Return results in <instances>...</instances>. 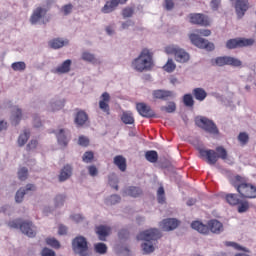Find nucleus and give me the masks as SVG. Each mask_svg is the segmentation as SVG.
<instances>
[{"label": "nucleus", "mask_w": 256, "mask_h": 256, "mask_svg": "<svg viewBox=\"0 0 256 256\" xmlns=\"http://www.w3.org/2000/svg\"><path fill=\"white\" fill-rule=\"evenodd\" d=\"M230 183L232 187L245 199H256V186L249 183L247 178L236 175L231 178Z\"/></svg>", "instance_id": "f257e3e1"}, {"label": "nucleus", "mask_w": 256, "mask_h": 256, "mask_svg": "<svg viewBox=\"0 0 256 256\" xmlns=\"http://www.w3.org/2000/svg\"><path fill=\"white\" fill-rule=\"evenodd\" d=\"M192 229L202 233V235H209L213 233L214 235H221L224 231L223 223L217 219H211L207 222V225L200 221H194L191 223Z\"/></svg>", "instance_id": "f03ea898"}, {"label": "nucleus", "mask_w": 256, "mask_h": 256, "mask_svg": "<svg viewBox=\"0 0 256 256\" xmlns=\"http://www.w3.org/2000/svg\"><path fill=\"white\" fill-rule=\"evenodd\" d=\"M132 67L138 73L151 71L153 69V52L147 48L142 49L140 55L133 60Z\"/></svg>", "instance_id": "7ed1b4c3"}, {"label": "nucleus", "mask_w": 256, "mask_h": 256, "mask_svg": "<svg viewBox=\"0 0 256 256\" xmlns=\"http://www.w3.org/2000/svg\"><path fill=\"white\" fill-rule=\"evenodd\" d=\"M157 239H161V232L157 228H151L149 230L140 232L137 235L138 241H146V243L142 244L144 253H153V251H155V247L151 241H157Z\"/></svg>", "instance_id": "20e7f679"}, {"label": "nucleus", "mask_w": 256, "mask_h": 256, "mask_svg": "<svg viewBox=\"0 0 256 256\" xmlns=\"http://www.w3.org/2000/svg\"><path fill=\"white\" fill-rule=\"evenodd\" d=\"M200 157L206 159L208 165H215L219 159L225 161L227 159V150L223 146L216 147V151L213 149L209 150H199Z\"/></svg>", "instance_id": "39448f33"}, {"label": "nucleus", "mask_w": 256, "mask_h": 256, "mask_svg": "<svg viewBox=\"0 0 256 256\" xmlns=\"http://www.w3.org/2000/svg\"><path fill=\"white\" fill-rule=\"evenodd\" d=\"M8 227L11 229H20L24 235L27 237H35L37 232L35 231V226L31 221H22L21 219H15L8 223Z\"/></svg>", "instance_id": "423d86ee"}, {"label": "nucleus", "mask_w": 256, "mask_h": 256, "mask_svg": "<svg viewBox=\"0 0 256 256\" xmlns=\"http://www.w3.org/2000/svg\"><path fill=\"white\" fill-rule=\"evenodd\" d=\"M72 249L76 255L89 256V245L87 239L83 236H78L73 239Z\"/></svg>", "instance_id": "0eeeda50"}, {"label": "nucleus", "mask_w": 256, "mask_h": 256, "mask_svg": "<svg viewBox=\"0 0 256 256\" xmlns=\"http://www.w3.org/2000/svg\"><path fill=\"white\" fill-rule=\"evenodd\" d=\"M165 53L167 55H174L178 63H187L189 61V53L179 48V46L169 45L165 48Z\"/></svg>", "instance_id": "6e6552de"}, {"label": "nucleus", "mask_w": 256, "mask_h": 256, "mask_svg": "<svg viewBox=\"0 0 256 256\" xmlns=\"http://www.w3.org/2000/svg\"><path fill=\"white\" fill-rule=\"evenodd\" d=\"M196 125L198 127H201V129H204V131L210 133L211 135H219V129H217V125H215L213 121L205 117L197 119Z\"/></svg>", "instance_id": "1a4fd4ad"}, {"label": "nucleus", "mask_w": 256, "mask_h": 256, "mask_svg": "<svg viewBox=\"0 0 256 256\" xmlns=\"http://www.w3.org/2000/svg\"><path fill=\"white\" fill-rule=\"evenodd\" d=\"M189 39L193 45L199 49H206V51H213L215 45L206 39L199 37L197 34H190Z\"/></svg>", "instance_id": "9d476101"}, {"label": "nucleus", "mask_w": 256, "mask_h": 256, "mask_svg": "<svg viewBox=\"0 0 256 256\" xmlns=\"http://www.w3.org/2000/svg\"><path fill=\"white\" fill-rule=\"evenodd\" d=\"M212 65H217L218 67H224V65L241 67V60L229 56L217 57L216 59L212 60Z\"/></svg>", "instance_id": "9b49d317"}, {"label": "nucleus", "mask_w": 256, "mask_h": 256, "mask_svg": "<svg viewBox=\"0 0 256 256\" xmlns=\"http://www.w3.org/2000/svg\"><path fill=\"white\" fill-rule=\"evenodd\" d=\"M255 43L253 39L235 38L230 39L226 43L227 49H237V47H251Z\"/></svg>", "instance_id": "f8f14e48"}, {"label": "nucleus", "mask_w": 256, "mask_h": 256, "mask_svg": "<svg viewBox=\"0 0 256 256\" xmlns=\"http://www.w3.org/2000/svg\"><path fill=\"white\" fill-rule=\"evenodd\" d=\"M189 19L192 25H200L201 27H209V25H211L209 16L201 13L190 14Z\"/></svg>", "instance_id": "ddd939ff"}, {"label": "nucleus", "mask_w": 256, "mask_h": 256, "mask_svg": "<svg viewBox=\"0 0 256 256\" xmlns=\"http://www.w3.org/2000/svg\"><path fill=\"white\" fill-rule=\"evenodd\" d=\"M180 223L181 222L175 218H167L160 222L159 227L162 231H175Z\"/></svg>", "instance_id": "4468645a"}, {"label": "nucleus", "mask_w": 256, "mask_h": 256, "mask_svg": "<svg viewBox=\"0 0 256 256\" xmlns=\"http://www.w3.org/2000/svg\"><path fill=\"white\" fill-rule=\"evenodd\" d=\"M136 109L139 113V115H141V117H146V119H151L153 117H155V111H153V109H151V106L140 102L136 104Z\"/></svg>", "instance_id": "2eb2a0df"}, {"label": "nucleus", "mask_w": 256, "mask_h": 256, "mask_svg": "<svg viewBox=\"0 0 256 256\" xmlns=\"http://www.w3.org/2000/svg\"><path fill=\"white\" fill-rule=\"evenodd\" d=\"M47 11H49V8H43L41 6L37 7L30 17V23L32 25H37V23L47 15Z\"/></svg>", "instance_id": "dca6fc26"}, {"label": "nucleus", "mask_w": 256, "mask_h": 256, "mask_svg": "<svg viewBox=\"0 0 256 256\" xmlns=\"http://www.w3.org/2000/svg\"><path fill=\"white\" fill-rule=\"evenodd\" d=\"M249 10V0H236L235 11L239 19L245 16V13Z\"/></svg>", "instance_id": "f3484780"}, {"label": "nucleus", "mask_w": 256, "mask_h": 256, "mask_svg": "<svg viewBox=\"0 0 256 256\" xmlns=\"http://www.w3.org/2000/svg\"><path fill=\"white\" fill-rule=\"evenodd\" d=\"M109 101H111V96L109 95V93L104 92L101 96V100L99 101V107L101 111H103L107 115L111 114V110L109 108Z\"/></svg>", "instance_id": "a211bd4d"}, {"label": "nucleus", "mask_w": 256, "mask_h": 256, "mask_svg": "<svg viewBox=\"0 0 256 256\" xmlns=\"http://www.w3.org/2000/svg\"><path fill=\"white\" fill-rule=\"evenodd\" d=\"M153 97L154 99L167 101V99H171L172 97H175V94L173 93V91H169V90H154Z\"/></svg>", "instance_id": "6ab92c4d"}, {"label": "nucleus", "mask_w": 256, "mask_h": 256, "mask_svg": "<svg viewBox=\"0 0 256 256\" xmlns=\"http://www.w3.org/2000/svg\"><path fill=\"white\" fill-rule=\"evenodd\" d=\"M96 234L98 235V239L100 241H107V237L111 235V227L100 225L96 227Z\"/></svg>", "instance_id": "aec40b11"}, {"label": "nucleus", "mask_w": 256, "mask_h": 256, "mask_svg": "<svg viewBox=\"0 0 256 256\" xmlns=\"http://www.w3.org/2000/svg\"><path fill=\"white\" fill-rule=\"evenodd\" d=\"M71 59L65 60L61 65L52 70V73L57 75H65V73H69L71 71Z\"/></svg>", "instance_id": "412c9836"}, {"label": "nucleus", "mask_w": 256, "mask_h": 256, "mask_svg": "<svg viewBox=\"0 0 256 256\" xmlns=\"http://www.w3.org/2000/svg\"><path fill=\"white\" fill-rule=\"evenodd\" d=\"M87 121H89V115H87V112L79 110L75 115L74 123H76L77 127H83Z\"/></svg>", "instance_id": "4be33fe9"}, {"label": "nucleus", "mask_w": 256, "mask_h": 256, "mask_svg": "<svg viewBox=\"0 0 256 256\" xmlns=\"http://www.w3.org/2000/svg\"><path fill=\"white\" fill-rule=\"evenodd\" d=\"M117 7H119V2L117 0H108L101 8V13H104L105 15L113 13Z\"/></svg>", "instance_id": "5701e85b"}, {"label": "nucleus", "mask_w": 256, "mask_h": 256, "mask_svg": "<svg viewBox=\"0 0 256 256\" xmlns=\"http://www.w3.org/2000/svg\"><path fill=\"white\" fill-rule=\"evenodd\" d=\"M113 163L116 165V167H118L119 171H122V173L127 171V159L123 157V155L115 156Z\"/></svg>", "instance_id": "b1692460"}, {"label": "nucleus", "mask_w": 256, "mask_h": 256, "mask_svg": "<svg viewBox=\"0 0 256 256\" xmlns=\"http://www.w3.org/2000/svg\"><path fill=\"white\" fill-rule=\"evenodd\" d=\"M73 175V168L71 165L67 164L63 167L59 174V181L63 183V181H67Z\"/></svg>", "instance_id": "393cba45"}, {"label": "nucleus", "mask_w": 256, "mask_h": 256, "mask_svg": "<svg viewBox=\"0 0 256 256\" xmlns=\"http://www.w3.org/2000/svg\"><path fill=\"white\" fill-rule=\"evenodd\" d=\"M49 47L51 49H61V47H65V45H69L68 40H62L61 38H54L48 42Z\"/></svg>", "instance_id": "a878e982"}, {"label": "nucleus", "mask_w": 256, "mask_h": 256, "mask_svg": "<svg viewBox=\"0 0 256 256\" xmlns=\"http://www.w3.org/2000/svg\"><path fill=\"white\" fill-rule=\"evenodd\" d=\"M27 191H35V185L28 184L26 186V190L25 189L18 190L15 196L16 203H21V201H23V197H25V193H27Z\"/></svg>", "instance_id": "bb28decb"}, {"label": "nucleus", "mask_w": 256, "mask_h": 256, "mask_svg": "<svg viewBox=\"0 0 256 256\" xmlns=\"http://www.w3.org/2000/svg\"><path fill=\"white\" fill-rule=\"evenodd\" d=\"M192 95L196 101L203 102L204 99H207V91L203 88H194L192 90Z\"/></svg>", "instance_id": "cd10ccee"}, {"label": "nucleus", "mask_w": 256, "mask_h": 256, "mask_svg": "<svg viewBox=\"0 0 256 256\" xmlns=\"http://www.w3.org/2000/svg\"><path fill=\"white\" fill-rule=\"evenodd\" d=\"M225 199H226V203L228 205H231L232 207H235L239 205V203H241V199L237 194H233V193L226 194Z\"/></svg>", "instance_id": "c85d7f7f"}, {"label": "nucleus", "mask_w": 256, "mask_h": 256, "mask_svg": "<svg viewBox=\"0 0 256 256\" xmlns=\"http://www.w3.org/2000/svg\"><path fill=\"white\" fill-rule=\"evenodd\" d=\"M23 116L21 109L19 108H14L12 111V117H11V121H12V125H19V122L21 121V117Z\"/></svg>", "instance_id": "c756f323"}, {"label": "nucleus", "mask_w": 256, "mask_h": 256, "mask_svg": "<svg viewBox=\"0 0 256 256\" xmlns=\"http://www.w3.org/2000/svg\"><path fill=\"white\" fill-rule=\"evenodd\" d=\"M121 121L124 125H133L135 123V118L131 112H123L121 116Z\"/></svg>", "instance_id": "7c9ffc66"}, {"label": "nucleus", "mask_w": 256, "mask_h": 256, "mask_svg": "<svg viewBox=\"0 0 256 256\" xmlns=\"http://www.w3.org/2000/svg\"><path fill=\"white\" fill-rule=\"evenodd\" d=\"M145 158L149 161V163H157L159 160V154L155 150H149L145 153Z\"/></svg>", "instance_id": "2f4dec72"}, {"label": "nucleus", "mask_w": 256, "mask_h": 256, "mask_svg": "<svg viewBox=\"0 0 256 256\" xmlns=\"http://www.w3.org/2000/svg\"><path fill=\"white\" fill-rule=\"evenodd\" d=\"M56 137L58 139L59 145H62V147H67V136H65V130L60 129L59 133L56 134Z\"/></svg>", "instance_id": "473e14b6"}, {"label": "nucleus", "mask_w": 256, "mask_h": 256, "mask_svg": "<svg viewBox=\"0 0 256 256\" xmlns=\"http://www.w3.org/2000/svg\"><path fill=\"white\" fill-rule=\"evenodd\" d=\"M127 195H130V197H140V195L143 194V190L139 187L131 186L126 191Z\"/></svg>", "instance_id": "72a5a7b5"}, {"label": "nucleus", "mask_w": 256, "mask_h": 256, "mask_svg": "<svg viewBox=\"0 0 256 256\" xmlns=\"http://www.w3.org/2000/svg\"><path fill=\"white\" fill-rule=\"evenodd\" d=\"M31 135V132L29 130H24V133L21 134L18 138V145L19 147H23L27 141H29V137Z\"/></svg>", "instance_id": "f704fd0d"}, {"label": "nucleus", "mask_w": 256, "mask_h": 256, "mask_svg": "<svg viewBox=\"0 0 256 256\" xmlns=\"http://www.w3.org/2000/svg\"><path fill=\"white\" fill-rule=\"evenodd\" d=\"M94 251L99 253V255H105L107 253V244L101 242L96 243L94 245Z\"/></svg>", "instance_id": "c9c22d12"}, {"label": "nucleus", "mask_w": 256, "mask_h": 256, "mask_svg": "<svg viewBox=\"0 0 256 256\" xmlns=\"http://www.w3.org/2000/svg\"><path fill=\"white\" fill-rule=\"evenodd\" d=\"M183 103L185 107H193V105H195V100H193V95L185 94L183 96Z\"/></svg>", "instance_id": "e433bc0d"}, {"label": "nucleus", "mask_w": 256, "mask_h": 256, "mask_svg": "<svg viewBox=\"0 0 256 256\" xmlns=\"http://www.w3.org/2000/svg\"><path fill=\"white\" fill-rule=\"evenodd\" d=\"M176 68L177 66L175 65V62H173V59H168L167 63L163 66L164 71L167 73H173V70Z\"/></svg>", "instance_id": "4c0bfd02"}, {"label": "nucleus", "mask_w": 256, "mask_h": 256, "mask_svg": "<svg viewBox=\"0 0 256 256\" xmlns=\"http://www.w3.org/2000/svg\"><path fill=\"white\" fill-rule=\"evenodd\" d=\"M82 60L87 61L88 63H97V58H95V55L89 52H84L82 54Z\"/></svg>", "instance_id": "58836bf2"}, {"label": "nucleus", "mask_w": 256, "mask_h": 256, "mask_svg": "<svg viewBox=\"0 0 256 256\" xmlns=\"http://www.w3.org/2000/svg\"><path fill=\"white\" fill-rule=\"evenodd\" d=\"M240 145H247L249 143V134L247 132H240L238 135Z\"/></svg>", "instance_id": "ea45409f"}, {"label": "nucleus", "mask_w": 256, "mask_h": 256, "mask_svg": "<svg viewBox=\"0 0 256 256\" xmlns=\"http://www.w3.org/2000/svg\"><path fill=\"white\" fill-rule=\"evenodd\" d=\"M95 159V154L93 151H86L82 156V161L84 163H91Z\"/></svg>", "instance_id": "a19ab883"}, {"label": "nucleus", "mask_w": 256, "mask_h": 256, "mask_svg": "<svg viewBox=\"0 0 256 256\" xmlns=\"http://www.w3.org/2000/svg\"><path fill=\"white\" fill-rule=\"evenodd\" d=\"M177 105L175 102H169L167 106H162L161 111H166V113H175Z\"/></svg>", "instance_id": "79ce46f5"}, {"label": "nucleus", "mask_w": 256, "mask_h": 256, "mask_svg": "<svg viewBox=\"0 0 256 256\" xmlns=\"http://www.w3.org/2000/svg\"><path fill=\"white\" fill-rule=\"evenodd\" d=\"M11 67L13 71H25V69H27V64H25V62H14Z\"/></svg>", "instance_id": "37998d69"}, {"label": "nucleus", "mask_w": 256, "mask_h": 256, "mask_svg": "<svg viewBox=\"0 0 256 256\" xmlns=\"http://www.w3.org/2000/svg\"><path fill=\"white\" fill-rule=\"evenodd\" d=\"M249 211V202L248 201H241L238 204V213H246Z\"/></svg>", "instance_id": "c03bdc74"}, {"label": "nucleus", "mask_w": 256, "mask_h": 256, "mask_svg": "<svg viewBox=\"0 0 256 256\" xmlns=\"http://www.w3.org/2000/svg\"><path fill=\"white\" fill-rule=\"evenodd\" d=\"M46 243L47 245H50V247H53L54 249H60L61 247V244L55 238H47Z\"/></svg>", "instance_id": "a18cd8bd"}, {"label": "nucleus", "mask_w": 256, "mask_h": 256, "mask_svg": "<svg viewBox=\"0 0 256 256\" xmlns=\"http://www.w3.org/2000/svg\"><path fill=\"white\" fill-rule=\"evenodd\" d=\"M121 201V197L119 195H111L107 200V205H117Z\"/></svg>", "instance_id": "49530a36"}, {"label": "nucleus", "mask_w": 256, "mask_h": 256, "mask_svg": "<svg viewBox=\"0 0 256 256\" xmlns=\"http://www.w3.org/2000/svg\"><path fill=\"white\" fill-rule=\"evenodd\" d=\"M29 175V170L27 168L23 167L18 171V178L20 181H25Z\"/></svg>", "instance_id": "de8ad7c7"}, {"label": "nucleus", "mask_w": 256, "mask_h": 256, "mask_svg": "<svg viewBox=\"0 0 256 256\" xmlns=\"http://www.w3.org/2000/svg\"><path fill=\"white\" fill-rule=\"evenodd\" d=\"M157 199L158 203H163L165 201V189L163 187L158 188Z\"/></svg>", "instance_id": "09e8293b"}, {"label": "nucleus", "mask_w": 256, "mask_h": 256, "mask_svg": "<svg viewBox=\"0 0 256 256\" xmlns=\"http://www.w3.org/2000/svg\"><path fill=\"white\" fill-rule=\"evenodd\" d=\"M78 145H81V147H89V138L80 136L78 139Z\"/></svg>", "instance_id": "8fccbe9b"}, {"label": "nucleus", "mask_w": 256, "mask_h": 256, "mask_svg": "<svg viewBox=\"0 0 256 256\" xmlns=\"http://www.w3.org/2000/svg\"><path fill=\"white\" fill-rule=\"evenodd\" d=\"M134 10L133 8H124L122 11V15L124 19H127L128 17H133Z\"/></svg>", "instance_id": "3c124183"}, {"label": "nucleus", "mask_w": 256, "mask_h": 256, "mask_svg": "<svg viewBox=\"0 0 256 256\" xmlns=\"http://www.w3.org/2000/svg\"><path fill=\"white\" fill-rule=\"evenodd\" d=\"M65 107V101L52 103V111H59Z\"/></svg>", "instance_id": "603ef678"}, {"label": "nucleus", "mask_w": 256, "mask_h": 256, "mask_svg": "<svg viewBox=\"0 0 256 256\" xmlns=\"http://www.w3.org/2000/svg\"><path fill=\"white\" fill-rule=\"evenodd\" d=\"M88 172L91 177H97V175L99 174V170L95 165L88 166Z\"/></svg>", "instance_id": "864d4df0"}, {"label": "nucleus", "mask_w": 256, "mask_h": 256, "mask_svg": "<svg viewBox=\"0 0 256 256\" xmlns=\"http://www.w3.org/2000/svg\"><path fill=\"white\" fill-rule=\"evenodd\" d=\"M64 15H70L71 11H73V4H66L61 9Z\"/></svg>", "instance_id": "5fc2aeb1"}, {"label": "nucleus", "mask_w": 256, "mask_h": 256, "mask_svg": "<svg viewBox=\"0 0 256 256\" xmlns=\"http://www.w3.org/2000/svg\"><path fill=\"white\" fill-rule=\"evenodd\" d=\"M65 203V196L64 195H57L55 198V205L56 207H61Z\"/></svg>", "instance_id": "6e6d98bb"}, {"label": "nucleus", "mask_w": 256, "mask_h": 256, "mask_svg": "<svg viewBox=\"0 0 256 256\" xmlns=\"http://www.w3.org/2000/svg\"><path fill=\"white\" fill-rule=\"evenodd\" d=\"M37 145H39V142H37V140H31L26 149L27 151H33V149H37Z\"/></svg>", "instance_id": "4d7b16f0"}, {"label": "nucleus", "mask_w": 256, "mask_h": 256, "mask_svg": "<svg viewBox=\"0 0 256 256\" xmlns=\"http://www.w3.org/2000/svg\"><path fill=\"white\" fill-rule=\"evenodd\" d=\"M219 5H221V0H212L210 3V7L213 11H217V9H219Z\"/></svg>", "instance_id": "13d9d810"}, {"label": "nucleus", "mask_w": 256, "mask_h": 256, "mask_svg": "<svg viewBox=\"0 0 256 256\" xmlns=\"http://www.w3.org/2000/svg\"><path fill=\"white\" fill-rule=\"evenodd\" d=\"M196 33H198V35H202V37H209V35H211V30L200 29V30H196Z\"/></svg>", "instance_id": "bf43d9fd"}, {"label": "nucleus", "mask_w": 256, "mask_h": 256, "mask_svg": "<svg viewBox=\"0 0 256 256\" xmlns=\"http://www.w3.org/2000/svg\"><path fill=\"white\" fill-rule=\"evenodd\" d=\"M41 255L42 256H55V251H53L49 248H43Z\"/></svg>", "instance_id": "052dcab7"}, {"label": "nucleus", "mask_w": 256, "mask_h": 256, "mask_svg": "<svg viewBox=\"0 0 256 256\" xmlns=\"http://www.w3.org/2000/svg\"><path fill=\"white\" fill-rule=\"evenodd\" d=\"M175 7V3L173 2V0H165V8L167 9V11H171V9H173Z\"/></svg>", "instance_id": "680f3d73"}, {"label": "nucleus", "mask_w": 256, "mask_h": 256, "mask_svg": "<svg viewBox=\"0 0 256 256\" xmlns=\"http://www.w3.org/2000/svg\"><path fill=\"white\" fill-rule=\"evenodd\" d=\"M71 219L75 221V223H81L83 221V216L81 214H74L71 216Z\"/></svg>", "instance_id": "e2e57ef3"}, {"label": "nucleus", "mask_w": 256, "mask_h": 256, "mask_svg": "<svg viewBox=\"0 0 256 256\" xmlns=\"http://www.w3.org/2000/svg\"><path fill=\"white\" fill-rule=\"evenodd\" d=\"M226 245L228 247H235V249H238V251H242L243 250V248L239 244H237L235 242H227Z\"/></svg>", "instance_id": "0e129e2a"}, {"label": "nucleus", "mask_w": 256, "mask_h": 256, "mask_svg": "<svg viewBox=\"0 0 256 256\" xmlns=\"http://www.w3.org/2000/svg\"><path fill=\"white\" fill-rule=\"evenodd\" d=\"M67 233V227L64 225H60L58 227V234L59 235H65Z\"/></svg>", "instance_id": "69168bd1"}, {"label": "nucleus", "mask_w": 256, "mask_h": 256, "mask_svg": "<svg viewBox=\"0 0 256 256\" xmlns=\"http://www.w3.org/2000/svg\"><path fill=\"white\" fill-rule=\"evenodd\" d=\"M127 235H129V232L125 229L120 230L119 233H118V237L120 239H125V237H127Z\"/></svg>", "instance_id": "338daca9"}, {"label": "nucleus", "mask_w": 256, "mask_h": 256, "mask_svg": "<svg viewBox=\"0 0 256 256\" xmlns=\"http://www.w3.org/2000/svg\"><path fill=\"white\" fill-rule=\"evenodd\" d=\"M131 25H134L133 21L128 20V21L122 23V29H129V27H131Z\"/></svg>", "instance_id": "774afa93"}]
</instances>
